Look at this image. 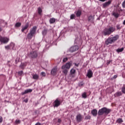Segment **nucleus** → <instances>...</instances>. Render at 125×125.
<instances>
[{
    "instance_id": "obj_1",
    "label": "nucleus",
    "mask_w": 125,
    "mask_h": 125,
    "mask_svg": "<svg viewBox=\"0 0 125 125\" xmlns=\"http://www.w3.org/2000/svg\"><path fill=\"white\" fill-rule=\"evenodd\" d=\"M120 36L118 35H116L114 37H108V39L106 40L105 41V43L106 45L108 44H112V43H114V42H116L119 40Z\"/></svg>"
},
{
    "instance_id": "obj_2",
    "label": "nucleus",
    "mask_w": 125,
    "mask_h": 125,
    "mask_svg": "<svg viewBox=\"0 0 125 125\" xmlns=\"http://www.w3.org/2000/svg\"><path fill=\"white\" fill-rule=\"evenodd\" d=\"M71 66H72V62H67L62 66V69L63 70L62 73H63L65 76L68 74V70L71 68Z\"/></svg>"
},
{
    "instance_id": "obj_3",
    "label": "nucleus",
    "mask_w": 125,
    "mask_h": 125,
    "mask_svg": "<svg viewBox=\"0 0 125 125\" xmlns=\"http://www.w3.org/2000/svg\"><path fill=\"white\" fill-rule=\"evenodd\" d=\"M115 27H110L109 28H105L103 31V34L104 36H109L112 33L115 32Z\"/></svg>"
},
{
    "instance_id": "obj_4",
    "label": "nucleus",
    "mask_w": 125,
    "mask_h": 125,
    "mask_svg": "<svg viewBox=\"0 0 125 125\" xmlns=\"http://www.w3.org/2000/svg\"><path fill=\"white\" fill-rule=\"evenodd\" d=\"M37 29L38 27L37 26H34L30 30L29 33L27 35L28 39L31 40L33 37H34V35L36 34V31H37Z\"/></svg>"
},
{
    "instance_id": "obj_5",
    "label": "nucleus",
    "mask_w": 125,
    "mask_h": 125,
    "mask_svg": "<svg viewBox=\"0 0 125 125\" xmlns=\"http://www.w3.org/2000/svg\"><path fill=\"white\" fill-rule=\"evenodd\" d=\"M105 113V114H109L110 113V109L106 108V107H104L99 110L98 114L100 116L103 115Z\"/></svg>"
},
{
    "instance_id": "obj_6",
    "label": "nucleus",
    "mask_w": 125,
    "mask_h": 125,
    "mask_svg": "<svg viewBox=\"0 0 125 125\" xmlns=\"http://www.w3.org/2000/svg\"><path fill=\"white\" fill-rule=\"evenodd\" d=\"M0 42L2 43H7L9 42V38L5 37H0Z\"/></svg>"
},
{
    "instance_id": "obj_7",
    "label": "nucleus",
    "mask_w": 125,
    "mask_h": 125,
    "mask_svg": "<svg viewBox=\"0 0 125 125\" xmlns=\"http://www.w3.org/2000/svg\"><path fill=\"white\" fill-rule=\"evenodd\" d=\"M83 119V117L81 114H79L76 116V121L77 123H81Z\"/></svg>"
},
{
    "instance_id": "obj_8",
    "label": "nucleus",
    "mask_w": 125,
    "mask_h": 125,
    "mask_svg": "<svg viewBox=\"0 0 125 125\" xmlns=\"http://www.w3.org/2000/svg\"><path fill=\"white\" fill-rule=\"evenodd\" d=\"M61 104V102L58 99H57L54 102V107H58L60 106Z\"/></svg>"
},
{
    "instance_id": "obj_9",
    "label": "nucleus",
    "mask_w": 125,
    "mask_h": 125,
    "mask_svg": "<svg viewBox=\"0 0 125 125\" xmlns=\"http://www.w3.org/2000/svg\"><path fill=\"white\" fill-rule=\"evenodd\" d=\"M79 49V46H73L71 47L69 49V51L70 52H74L75 51H77Z\"/></svg>"
},
{
    "instance_id": "obj_10",
    "label": "nucleus",
    "mask_w": 125,
    "mask_h": 125,
    "mask_svg": "<svg viewBox=\"0 0 125 125\" xmlns=\"http://www.w3.org/2000/svg\"><path fill=\"white\" fill-rule=\"evenodd\" d=\"M58 71V69L57 68V67H55L52 70L51 72V75H53V76H55V75H56Z\"/></svg>"
},
{
    "instance_id": "obj_11",
    "label": "nucleus",
    "mask_w": 125,
    "mask_h": 125,
    "mask_svg": "<svg viewBox=\"0 0 125 125\" xmlns=\"http://www.w3.org/2000/svg\"><path fill=\"white\" fill-rule=\"evenodd\" d=\"M93 75V73H92V70H88L87 71V77L90 79V78H92V76Z\"/></svg>"
},
{
    "instance_id": "obj_12",
    "label": "nucleus",
    "mask_w": 125,
    "mask_h": 125,
    "mask_svg": "<svg viewBox=\"0 0 125 125\" xmlns=\"http://www.w3.org/2000/svg\"><path fill=\"white\" fill-rule=\"evenodd\" d=\"M28 28H29V23H27L25 25V26H22L21 32L22 33H24V32H25V31H26V30H27V29H28Z\"/></svg>"
},
{
    "instance_id": "obj_13",
    "label": "nucleus",
    "mask_w": 125,
    "mask_h": 125,
    "mask_svg": "<svg viewBox=\"0 0 125 125\" xmlns=\"http://www.w3.org/2000/svg\"><path fill=\"white\" fill-rule=\"evenodd\" d=\"M111 2H112L111 0H109L107 2H105L103 4V7L105 8V7H107V6H109L111 4Z\"/></svg>"
},
{
    "instance_id": "obj_14",
    "label": "nucleus",
    "mask_w": 125,
    "mask_h": 125,
    "mask_svg": "<svg viewBox=\"0 0 125 125\" xmlns=\"http://www.w3.org/2000/svg\"><path fill=\"white\" fill-rule=\"evenodd\" d=\"M70 75L72 76L73 77V78H74V77H75V74H76V70H75V69L72 68L70 70Z\"/></svg>"
},
{
    "instance_id": "obj_15",
    "label": "nucleus",
    "mask_w": 125,
    "mask_h": 125,
    "mask_svg": "<svg viewBox=\"0 0 125 125\" xmlns=\"http://www.w3.org/2000/svg\"><path fill=\"white\" fill-rule=\"evenodd\" d=\"M91 114L94 117H96L97 116V110L93 109L91 111Z\"/></svg>"
},
{
    "instance_id": "obj_16",
    "label": "nucleus",
    "mask_w": 125,
    "mask_h": 125,
    "mask_svg": "<svg viewBox=\"0 0 125 125\" xmlns=\"http://www.w3.org/2000/svg\"><path fill=\"white\" fill-rule=\"evenodd\" d=\"M32 91H33V89H26L24 91V92L22 93V94H23V95L26 94V93H29L30 92H32Z\"/></svg>"
},
{
    "instance_id": "obj_17",
    "label": "nucleus",
    "mask_w": 125,
    "mask_h": 125,
    "mask_svg": "<svg viewBox=\"0 0 125 125\" xmlns=\"http://www.w3.org/2000/svg\"><path fill=\"white\" fill-rule=\"evenodd\" d=\"M32 77L34 80H39V75L37 74L32 75Z\"/></svg>"
},
{
    "instance_id": "obj_18",
    "label": "nucleus",
    "mask_w": 125,
    "mask_h": 125,
    "mask_svg": "<svg viewBox=\"0 0 125 125\" xmlns=\"http://www.w3.org/2000/svg\"><path fill=\"white\" fill-rule=\"evenodd\" d=\"M55 21H56V20L53 18L50 19V20H49V22L50 24H53V23H55Z\"/></svg>"
},
{
    "instance_id": "obj_19",
    "label": "nucleus",
    "mask_w": 125,
    "mask_h": 125,
    "mask_svg": "<svg viewBox=\"0 0 125 125\" xmlns=\"http://www.w3.org/2000/svg\"><path fill=\"white\" fill-rule=\"evenodd\" d=\"M122 94V92H118L114 94V96L118 97V96H121Z\"/></svg>"
},
{
    "instance_id": "obj_20",
    "label": "nucleus",
    "mask_w": 125,
    "mask_h": 125,
    "mask_svg": "<svg viewBox=\"0 0 125 125\" xmlns=\"http://www.w3.org/2000/svg\"><path fill=\"white\" fill-rule=\"evenodd\" d=\"M81 15H82V11L78 10L76 13V16L77 17H80Z\"/></svg>"
},
{
    "instance_id": "obj_21",
    "label": "nucleus",
    "mask_w": 125,
    "mask_h": 125,
    "mask_svg": "<svg viewBox=\"0 0 125 125\" xmlns=\"http://www.w3.org/2000/svg\"><path fill=\"white\" fill-rule=\"evenodd\" d=\"M32 57L33 58H36L38 57V53L36 52H34L32 54Z\"/></svg>"
},
{
    "instance_id": "obj_22",
    "label": "nucleus",
    "mask_w": 125,
    "mask_h": 125,
    "mask_svg": "<svg viewBox=\"0 0 125 125\" xmlns=\"http://www.w3.org/2000/svg\"><path fill=\"white\" fill-rule=\"evenodd\" d=\"M38 13L40 15H42V10L41 7H39L38 9Z\"/></svg>"
},
{
    "instance_id": "obj_23",
    "label": "nucleus",
    "mask_w": 125,
    "mask_h": 125,
    "mask_svg": "<svg viewBox=\"0 0 125 125\" xmlns=\"http://www.w3.org/2000/svg\"><path fill=\"white\" fill-rule=\"evenodd\" d=\"M123 122L124 121H123V119L122 118H119L117 120V123H118V124H122V123H123Z\"/></svg>"
},
{
    "instance_id": "obj_24",
    "label": "nucleus",
    "mask_w": 125,
    "mask_h": 125,
    "mask_svg": "<svg viewBox=\"0 0 125 125\" xmlns=\"http://www.w3.org/2000/svg\"><path fill=\"white\" fill-rule=\"evenodd\" d=\"M125 49V48L124 47H122L120 49H118L116 51L117 52H123V51H124V50Z\"/></svg>"
},
{
    "instance_id": "obj_25",
    "label": "nucleus",
    "mask_w": 125,
    "mask_h": 125,
    "mask_svg": "<svg viewBox=\"0 0 125 125\" xmlns=\"http://www.w3.org/2000/svg\"><path fill=\"white\" fill-rule=\"evenodd\" d=\"M113 15L114 17H116V18H118V17H119V14H118V13L114 12L113 13Z\"/></svg>"
},
{
    "instance_id": "obj_26",
    "label": "nucleus",
    "mask_w": 125,
    "mask_h": 125,
    "mask_svg": "<svg viewBox=\"0 0 125 125\" xmlns=\"http://www.w3.org/2000/svg\"><path fill=\"white\" fill-rule=\"evenodd\" d=\"M21 24V22H17L15 24V27H20Z\"/></svg>"
},
{
    "instance_id": "obj_27",
    "label": "nucleus",
    "mask_w": 125,
    "mask_h": 125,
    "mask_svg": "<svg viewBox=\"0 0 125 125\" xmlns=\"http://www.w3.org/2000/svg\"><path fill=\"white\" fill-rule=\"evenodd\" d=\"M91 118V117H90V115H87V116L85 117L84 119H85V120H90Z\"/></svg>"
},
{
    "instance_id": "obj_28",
    "label": "nucleus",
    "mask_w": 125,
    "mask_h": 125,
    "mask_svg": "<svg viewBox=\"0 0 125 125\" xmlns=\"http://www.w3.org/2000/svg\"><path fill=\"white\" fill-rule=\"evenodd\" d=\"M82 97L83 98H86V93L85 92L83 93L82 94Z\"/></svg>"
},
{
    "instance_id": "obj_29",
    "label": "nucleus",
    "mask_w": 125,
    "mask_h": 125,
    "mask_svg": "<svg viewBox=\"0 0 125 125\" xmlns=\"http://www.w3.org/2000/svg\"><path fill=\"white\" fill-rule=\"evenodd\" d=\"M75 17H76V15H75V14H72L70 16V19H75Z\"/></svg>"
},
{
    "instance_id": "obj_30",
    "label": "nucleus",
    "mask_w": 125,
    "mask_h": 125,
    "mask_svg": "<svg viewBox=\"0 0 125 125\" xmlns=\"http://www.w3.org/2000/svg\"><path fill=\"white\" fill-rule=\"evenodd\" d=\"M122 92H123V93H125V87L124 86L122 88Z\"/></svg>"
},
{
    "instance_id": "obj_31",
    "label": "nucleus",
    "mask_w": 125,
    "mask_h": 125,
    "mask_svg": "<svg viewBox=\"0 0 125 125\" xmlns=\"http://www.w3.org/2000/svg\"><path fill=\"white\" fill-rule=\"evenodd\" d=\"M41 75V76H42V77H45L46 76L45 72H42Z\"/></svg>"
},
{
    "instance_id": "obj_32",
    "label": "nucleus",
    "mask_w": 125,
    "mask_h": 125,
    "mask_svg": "<svg viewBox=\"0 0 125 125\" xmlns=\"http://www.w3.org/2000/svg\"><path fill=\"white\" fill-rule=\"evenodd\" d=\"M15 123L16 124H20V123H21V121H20V120H16Z\"/></svg>"
},
{
    "instance_id": "obj_33",
    "label": "nucleus",
    "mask_w": 125,
    "mask_h": 125,
    "mask_svg": "<svg viewBox=\"0 0 125 125\" xmlns=\"http://www.w3.org/2000/svg\"><path fill=\"white\" fill-rule=\"evenodd\" d=\"M18 74H19V75H20V76L23 75V71H19L18 72Z\"/></svg>"
},
{
    "instance_id": "obj_34",
    "label": "nucleus",
    "mask_w": 125,
    "mask_h": 125,
    "mask_svg": "<svg viewBox=\"0 0 125 125\" xmlns=\"http://www.w3.org/2000/svg\"><path fill=\"white\" fill-rule=\"evenodd\" d=\"M68 60V58H64L63 59V62H66Z\"/></svg>"
},
{
    "instance_id": "obj_35",
    "label": "nucleus",
    "mask_w": 125,
    "mask_h": 125,
    "mask_svg": "<svg viewBox=\"0 0 125 125\" xmlns=\"http://www.w3.org/2000/svg\"><path fill=\"white\" fill-rule=\"evenodd\" d=\"M122 6L124 8H125V0L122 3Z\"/></svg>"
},
{
    "instance_id": "obj_36",
    "label": "nucleus",
    "mask_w": 125,
    "mask_h": 125,
    "mask_svg": "<svg viewBox=\"0 0 125 125\" xmlns=\"http://www.w3.org/2000/svg\"><path fill=\"white\" fill-rule=\"evenodd\" d=\"M2 117L1 116H0V124H1V123H2Z\"/></svg>"
},
{
    "instance_id": "obj_37",
    "label": "nucleus",
    "mask_w": 125,
    "mask_h": 125,
    "mask_svg": "<svg viewBox=\"0 0 125 125\" xmlns=\"http://www.w3.org/2000/svg\"><path fill=\"white\" fill-rule=\"evenodd\" d=\"M28 99H26L25 100H23V102H25V103H28Z\"/></svg>"
},
{
    "instance_id": "obj_38",
    "label": "nucleus",
    "mask_w": 125,
    "mask_h": 125,
    "mask_svg": "<svg viewBox=\"0 0 125 125\" xmlns=\"http://www.w3.org/2000/svg\"><path fill=\"white\" fill-rule=\"evenodd\" d=\"M9 45H7V46H5V48L6 49H9Z\"/></svg>"
},
{
    "instance_id": "obj_39",
    "label": "nucleus",
    "mask_w": 125,
    "mask_h": 125,
    "mask_svg": "<svg viewBox=\"0 0 125 125\" xmlns=\"http://www.w3.org/2000/svg\"><path fill=\"white\" fill-rule=\"evenodd\" d=\"M91 19H92V16L89 17V18L88 19V21H90Z\"/></svg>"
},
{
    "instance_id": "obj_40",
    "label": "nucleus",
    "mask_w": 125,
    "mask_h": 125,
    "mask_svg": "<svg viewBox=\"0 0 125 125\" xmlns=\"http://www.w3.org/2000/svg\"><path fill=\"white\" fill-rule=\"evenodd\" d=\"M83 83H79V86H83Z\"/></svg>"
},
{
    "instance_id": "obj_41",
    "label": "nucleus",
    "mask_w": 125,
    "mask_h": 125,
    "mask_svg": "<svg viewBox=\"0 0 125 125\" xmlns=\"http://www.w3.org/2000/svg\"><path fill=\"white\" fill-rule=\"evenodd\" d=\"M111 62H112V61H107V63L108 64H110V63Z\"/></svg>"
},
{
    "instance_id": "obj_42",
    "label": "nucleus",
    "mask_w": 125,
    "mask_h": 125,
    "mask_svg": "<svg viewBox=\"0 0 125 125\" xmlns=\"http://www.w3.org/2000/svg\"><path fill=\"white\" fill-rule=\"evenodd\" d=\"M58 123H59V124H60V123H61V122H62V120H61V119H58Z\"/></svg>"
},
{
    "instance_id": "obj_43",
    "label": "nucleus",
    "mask_w": 125,
    "mask_h": 125,
    "mask_svg": "<svg viewBox=\"0 0 125 125\" xmlns=\"http://www.w3.org/2000/svg\"><path fill=\"white\" fill-rule=\"evenodd\" d=\"M75 64V66H76V67H79V63L77 64V63H74Z\"/></svg>"
},
{
    "instance_id": "obj_44",
    "label": "nucleus",
    "mask_w": 125,
    "mask_h": 125,
    "mask_svg": "<svg viewBox=\"0 0 125 125\" xmlns=\"http://www.w3.org/2000/svg\"><path fill=\"white\" fill-rule=\"evenodd\" d=\"M117 77V75H114V77H113V78L114 79H116Z\"/></svg>"
},
{
    "instance_id": "obj_45",
    "label": "nucleus",
    "mask_w": 125,
    "mask_h": 125,
    "mask_svg": "<svg viewBox=\"0 0 125 125\" xmlns=\"http://www.w3.org/2000/svg\"><path fill=\"white\" fill-rule=\"evenodd\" d=\"M100 0V1H105V0Z\"/></svg>"
},
{
    "instance_id": "obj_46",
    "label": "nucleus",
    "mask_w": 125,
    "mask_h": 125,
    "mask_svg": "<svg viewBox=\"0 0 125 125\" xmlns=\"http://www.w3.org/2000/svg\"><path fill=\"white\" fill-rule=\"evenodd\" d=\"M123 25H125V20L123 21Z\"/></svg>"
},
{
    "instance_id": "obj_47",
    "label": "nucleus",
    "mask_w": 125,
    "mask_h": 125,
    "mask_svg": "<svg viewBox=\"0 0 125 125\" xmlns=\"http://www.w3.org/2000/svg\"><path fill=\"white\" fill-rule=\"evenodd\" d=\"M119 27H120V26H119V25H117V29H119Z\"/></svg>"
},
{
    "instance_id": "obj_48",
    "label": "nucleus",
    "mask_w": 125,
    "mask_h": 125,
    "mask_svg": "<svg viewBox=\"0 0 125 125\" xmlns=\"http://www.w3.org/2000/svg\"><path fill=\"white\" fill-rule=\"evenodd\" d=\"M1 31V28L0 27V32Z\"/></svg>"
}]
</instances>
